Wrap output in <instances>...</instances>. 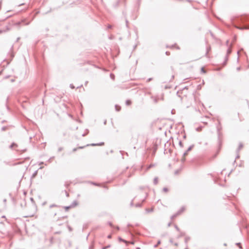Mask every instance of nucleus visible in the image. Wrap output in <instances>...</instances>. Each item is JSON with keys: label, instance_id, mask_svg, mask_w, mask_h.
Instances as JSON below:
<instances>
[{"label": "nucleus", "instance_id": "1", "mask_svg": "<svg viewBox=\"0 0 249 249\" xmlns=\"http://www.w3.org/2000/svg\"><path fill=\"white\" fill-rule=\"evenodd\" d=\"M231 49L230 48H228L227 51V55L225 57V60L223 64L224 65H225L226 64V62L228 59V55H229L231 53Z\"/></svg>", "mask_w": 249, "mask_h": 249}, {"label": "nucleus", "instance_id": "2", "mask_svg": "<svg viewBox=\"0 0 249 249\" xmlns=\"http://www.w3.org/2000/svg\"><path fill=\"white\" fill-rule=\"evenodd\" d=\"M221 128L219 126H217V132H218V138H219V145H221V142L220 140V130H221Z\"/></svg>", "mask_w": 249, "mask_h": 249}, {"label": "nucleus", "instance_id": "3", "mask_svg": "<svg viewBox=\"0 0 249 249\" xmlns=\"http://www.w3.org/2000/svg\"><path fill=\"white\" fill-rule=\"evenodd\" d=\"M236 28L240 29V30H243V29H249V26L246 25L243 27H239V26H236Z\"/></svg>", "mask_w": 249, "mask_h": 249}, {"label": "nucleus", "instance_id": "4", "mask_svg": "<svg viewBox=\"0 0 249 249\" xmlns=\"http://www.w3.org/2000/svg\"><path fill=\"white\" fill-rule=\"evenodd\" d=\"M104 144V142H101L100 143H91L89 145L88 144L87 146H89V145H91V146H96V145H103Z\"/></svg>", "mask_w": 249, "mask_h": 249}, {"label": "nucleus", "instance_id": "5", "mask_svg": "<svg viewBox=\"0 0 249 249\" xmlns=\"http://www.w3.org/2000/svg\"><path fill=\"white\" fill-rule=\"evenodd\" d=\"M185 208L184 207H182L179 210H178L177 212L178 215L180 214L182 212L184 211Z\"/></svg>", "mask_w": 249, "mask_h": 249}, {"label": "nucleus", "instance_id": "6", "mask_svg": "<svg viewBox=\"0 0 249 249\" xmlns=\"http://www.w3.org/2000/svg\"><path fill=\"white\" fill-rule=\"evenodd\" d=\"M18 144L16 143L13 142L9 146L10 148L12 149L13 147H17Z\"/></svg>", "mask_w": 249, "mask_h": 249}, {"label": "nucleus", "instance_id": "7", "mask_svg": "<svg viewBox=\"0 0 249 249\" xmlns=\"http://www.w3.org/2000/svg\"><path fill=\"white\" fill-rule=\"evenodd\" d=\"M155 165L154 164H150L149 165H148L146 168V170H148L149 169H150L152 167H153L155 166Z\"/></svg>", "mask_w": 249, "mask_h": 249}, {"label": "nucleus", "instance_id": "8", "mask_svg": "<svg viewBox=\"0 0 249 249\" xmlns=\"http://www.w3.org/2000/svg\"><path fill=\"white\" fill-rule=\"evenodd\" d=\"M8 128V126H3L1 127V130L2 131H6V130H7Z\"/></svg>", "mask_w": 249, "mask_h": 249}, {"label": "nucleus", "instance_id": "9", "mask_svg": "<svg viewBox=\"0 0 249 249\" xmlns=\"http://www.w3.org/2000/svg\"><path fill=\"white\" fill-rule=\"evenodd\" d=\"M154 184L156 185L158 182V178L157 177H155L154 179Z\"/></svg>", "mask_w": 249, "mask_h": 249}, {"label": "nucleus", "instance_id": "10", "mask_svg": "<svg viewBox=\"0 0 249 249\" xmlns=\"http://www.w3.org/2000/svg\"><path fill=\"white\" fill-rule=\"evenodd\" d=\"M243 146V144L241 143H240L239 145V147L237 149V151L238 152L239 150H240L242 148Z\"/></svg>", "mask_w": 249, "mask_h": 249}, {"label": "nucleus", "instance_id": "11", "mask_svg": "<svg viewBox=\"0 0 249 249\" xmlns=\"http://www.w3.org/2000/svg\"><path fill=\"white\" fill-rule=\"evenodd\" d=\"M178 215V213H175V214L173 215L171 217V218L172 220L174 219L175 217H176Z\"/></svg>", "mask_w": 249, "mask_h": 249}, {"label": "nucleus", "instance_id": "12", "mask_svg": "<svg viewBox=\"0 0 249 249\" xmlns=\"http://www.w3.org/2000/svg\"><path fill=\"white\" fill-rule=\"evenodd\" d=\"M194 145H193V144L190 146L186 151H187L188 152L189 151H190V150H192V149L194 147Z\"/></svg>", "mask_w": 249, "mask_h": 249}, {"label": "nucleus", "instance_id": "13", "mask_svg": "<svg viewBox=\"0 0 249 249\" xmlns=\"http://www.w3.org/2000/svg\"><path fill=\"white\" fill-rule=\"evenodd\" d=\"M53 207H59V206L55 204H52L50 206V208H52Z\"/></svg>", "mask_w": 249, "mask_h": 249}, {"label": "nucleus", "instance_id": "14", "mask_svg": "<svg viewBox=\"0 0 249 249\" xmlns=\"http://www.w3.org/2000/svg\"><path fill=\"white\" fill-rule=\"evenodd\" d=\"M115 109L116 110L118 111L121 109V107L119 106H118L117 105L115 106Z\"/></svg>", "mask_w": 249, "mask_h": 249}, {"label": "nucleus", "instance_id": "15", "mask_svg": "<svg viewBox=\"0 0 249 249\" xmlns=\"http://www.w3.org/2000/svg\"><path fill=\"white\" fill-rule=\"evenodd\" d=\"M142 203H137L136 204L135 206L136 207H140L142 206Z\"/></svg>", "mask_w": 249, "mask_h": 249}, {"label": "nucleus", "instance_id": "16", "mask_svg": "<svg viewBox=\"0 0 249 249\" xmlns=\"http://www.w3.org/2000/svg\"><path fill=\"white\" fill-rule=\"evenodd\" d=\"M152 98L154 99V102L155 103L158 102V99L156 97H152Z\"/></svg>", "mask_w": 249, "mask_h": 249}, {"label": "nucleus", "instance_id": "17", "mask_svg": "<svg viewBox=\"0 0 249 249\" xmlns=\"http://www.w3.org/2000/svg\"><path fill=\"white\" fill-rule=\"evenodd\" d=\"M77 205V201H74L73 202L72 205H71V207L72 206H76Z\"/></svg>", "mask_w": 249, "mask_h": 249}, {"label": "nucleus", "instance_id": "18", "mask_svg": "<svg viewBox=\"0 0 249 249\" xmlns=\"http://www.w3.org/2000/svg\"><path fill=\"white\" fill-rule=\"evenodd\" d=\"M110 247V245H107V246L103 247L102 249H107Z\"/></svg>", "mask_w": 249, "mask_h": 249}, {"label": "nucleus", "instance_id": "19", "mask_svg": "<svg viewBox=\"0 0 249 249\" xmlns=\"http://www.w3.org/2000/svg\"><path fill=\"white\" fill-rule=\"evenodd\" d=\"M163 191L164 192H167L168 191V188L164 187L163 188Z\"/></svg>", "mask_w": 249, "mask_h": 249}, {"label": "nucleus", "instance_id": "20", "mask_svg": "<svg viewBox=\"0 0 249 249\" xmlns=\"http://www.w3.org/2000/svg\"><path fill=\"white\" fill-rule=\"evenodd\" d=\"M237 246H238L239 247V248L240 249H241L242 248V246H241V244L240 243H237L236 244Z\"/></svg>", "mask_w": 249, "mask_h": 249}, {"label": "nucleus", "instance_id": "21", "mask_svg": "<svg viewBox=\"0 0 249 249\" xmlns=\"http://www.w3.org/2000/svg\"><path fill=\"white\" fill-rule=\"evenodd\" d=\"M126 104L127 105H130V104H131V101H130V100H127V101H126Z\"/></svg>", "mask_w": 249, "mask_h": 249}, {"label": "nucleus", "instance_id": "22", "mask_svg": "<svg viewBox=\"0 0 249 249\" xmlns=\"http://www.w3.org/2000/svg\"><path fill=\"white\" fill-rule=\"evenodd\" d=\"M189 240H190V237H186L185 239V243H187Z\"/></svg>", "mask_w": 249, "mask_h": 249}, {"label": "nucleus", "instance_id": "23", "mask_svg": "<svg viewBox=\"0 0 249 249\" xmlns=\"http://www.w3.org/2000/svg\"><path fill=\"white\" fill-rule=\"evenodd\" d=\"M201 129H202V127H198L196 128V130L197 131H199L201 130Z\"/></svg>", "mask_w": 249, "mask_h": 249}, {"label": "nucleus", "instance_id": "24", "mask_svg": "<svg viewBox=\"0 0 249 249\" xmlns=\"http://www.w3.org/2000/svg\"><path fill=\"white\" fill-rule=\"evenodd\" d=\"M175 226V228H176V229L178 231H179V228L177 226V225H175V226Z\"/></svg>", "mask_w": 249, "mask_h": 249}, {"label": "nucleus", "instance_id": "25", "mask_svg": "<svg viewBox=\"0 0 249 249\" xmlns=\"http://www.w3.org/2000/svg\"><path fill=\"white\" fill-rule=\"evenodd\" d=\"M185 235V233L183 232H180L179 235L178 236V237H181L182 236H184Z\"/></svg>", "mask_w": 249, "mask_h": 249}, {"label": "nucleus", "instance_id": "26", "mask_svg": "<svg viewBox=\"0 0 249 249\" xmlns=\"http://www.w3.org/2000/svg\"><path fill=\"white\" fill-rule=\"evenodd\" d=\"M201 71H202V72H203V73H205V72H206V71H205V69H204V68H201Z\"/></svg>", "mask_w": 249, "mask_h": 249}, {"label": "nucleus", "instance_id": "27", "mask_svg": "<svg viewBox=\"0 0 249 249\" xmlns=\"http://www.w3.org/2000/svg\"><path fill=\"white\" fill-rule=\"evenodd\" d=\"M146 211H147L148 213H149V212H152V211H153V209H150V210L146 209Z\"/></svg>", "mask_w": 249, "mask_h": 249}, {"label": "nucleus", "instance_id": "28", "mask_svg": "<svg viewBox=\"0 0 249 249\" xmlns=\"http://www.w3.org/2000/svg\"><path fill=\"white\" fill-rule=\"evenodd\" d=\"M152 80V78H149L147 79L146 82H149L151 81Z\"/></svg>", "mask_w": 249, "mask_h": 249}, {"label": "nucleus", "instance_id": "29", "mask_svg": "<svg viewBox=\"0 0 249 249\" xmlns=\"http://www.w3.org/2000/svg\"><path fill=\"white\" fill-rule=\"evenodd\" d=\"M71 207V206H70L65 207V208L66 210H68L69 209H70Z\"/></svg>", "mask_w": 249, "mask_h": 249}, {"label": "nucleus", "instance_id": "30", "mask_svg": "<svg viewBox=\"0 0 249 249\" xmlns=\"http://www.w3.org/2000/svg\"><path fill=\"white\" fill-rule=\"evenodd\" d=\"M179 145H180L181 147H182V146H183V144H182V142H181V141H180V142H179Z\"/></svg>", "mask_w": 249, "mask_h": 249}, {"label": "nucleus", "instance_id": "31", "mask_svg": "<svg viewBox=\"0 0 249 249\" xmlns=\"http://www.w3.org/2000/svg\"><path fill=\"white\" fill-rule=\"evenodd\" d=\"M110 77H111V78L114 79V75L113 74H112V73L110 74Z\"/></svg>", "mask_w": 249, "mask_h": 249}, {"label": "nucleus", "instance_id": "32", "mask_svg": "<svg viewBox=\"0 0 249 249\" xmlns=\"http://www.w3.org/2000/svg\"><path fill=\"white\" fill-rule=\"evenodd\" d=\"M188 154V152L187 151H186L183 154V156H185L186 155H187Z\"/></svg>", "mask_w": 249, "mask_h": 249}, {"label": "nucleus", "instance_id": "33", "mask_svg": "<svg viewBox=\"0 0 249 249\" xmlns=\"http://www.w3.org/2000/svg\"><path fill=\"white\" fill-rule=\"evenodd\" d=\"M70 87L72 89H74V86L72 84L70 85Z\"/></svg>", "mask_w": 249, "mask_h": 249}, {"label": "nucleus", "instance_id": "34", "mask_svg": "<svg viewBox=\"0 0 249 249\" xmlns=\"http://www.w3.org/2000/svg\"><path fill=\"white\" fill-rule=\"evenodd\" d=\"M107 27L108 29H111L112 28V26L111 25H108Z\"/></svg>", "mask_w": 249, "mask_h": 249}, {"label": "nucleus", "instance_id": "35", "mask_svg": "<svg viewBox=\"0 0 249 249\" xmlns=\"http://www.w3.org/2000/svg\"><path fill=\"white\" fill-rule=\"evenodd\" d=\"M119 240H121V241H123V242H126L124 240L122 239V238H119Z\"/></svg>", "mask_w": 249, "mask_h": 249}, {"label": "nucleus", "instance_id": "36", "mask_svg": "<svg viewBox=\"0 0 249 249\" xmlns=\"http://www.w3.org/2000/svg\"><path fill=\"white\" fill-rule=\"evenodd\" d=\"M63 150V148H62V147H60V148H59V149H58V151H59H59H61V150Z\"/></svg>", "mask_w": 249, "mask_h": 249}, {"label": "nucleus", "instance_id": "37", "mask_svg": "<svg viewBox=\"0 0 249 249\" xmlns=\"http://www.w3.org/2000/svg\"><path fill=\"white\" fill-rule=\"evenodd\" d=\"M130 206H133V200H132L130 203Z\"/></svg>", "mask_w": 249, "mask_h": 249}, {"label": "nucleus", "instance_id": "38", "mask_svg": "<svg viewBox=\"0 0 249 249\" xmlns=\"http://www.w3.org/2000/svg\"><path fill=\"white\" fill-rule=\"evenodd\" d=\"M167 55H170V52H166L165 53Z\"/></svg>", "mask_w": 249, "mask_h": 249}, {"label": "nucleus", "instance_id": "39", "mask_svg": "<svg viewBox=\"0 0 249 249\" xmlns=\"http://www.w3.org/2000/svg\"><path fill=\"white\" fill-rule=\"evenodd\" d=\"M77 148H73V149L72 151H73V152H75V151H76L77 150Z\"/></svg>", "mask_w": 249, "mask_h": 249}, {"label": "nucleus", "instance_id": "40", "mask_svg": "<svg viewBox=\"0 0 249 249\" xmlns=\"http://www.w3.org/2000/svg\"><path fill=\"white\" fill-rule=\"evenodd\" d=\"M107 238H111V234H109L107 236Z\"/></svg>", "mask_w": 249, "mask_h": 249}, {"label": "nucleus", "instance_id": "41", "mask_svg": "<svg viewBox=\"0 0 249 249\" xmlns=\"http://www.w3.org/2000/svg\"><path fill=\"white\" fill-rule=\"evenodd\" d=\"M68 228H69L70 231H71V228L69 226H68Z\"/></svg>", "mask_w": 249, "mask_h": 249}, {"label": "nucleus", "instance_id": "42", "mask_svg": "<svg viewBox=\"0 0 249 249\" xmlns=\"http://www.w3.org/2000/svg\"><path fill=\"white\" fill-rule=\"evenodd\" d=\"M53 216H54L56 215V213L55 212V213H53Z\"/></svg>", "mask_w": 249, "mask_h": 249}, {"label": "nucleus", "instance_id": "43", "mask_svg": "<svg viewBox=\"0 0 249 249\" xmlns=\"http://www.w3.org/2000/svg\"><path fill=\"white\" fill-rule=\"evenodd\" d=\"M126 26L127 27L128 26V21L127 20H126Z\"/></svg>", "mask_w": 249, "mask_h": 249}, {"label": "nucleus", "instance_id": "44", "mask_svg": "<svg viewBox=\"0 0 249 249\" xmlns=\"http://www.w3.org/2000/svg\"><path fill=\"white\" fill-rule=\"evenodd\" d=\"M84 147V146H80V147H79L78 148L79 149H82Z\"/></svg>", "mask_w": 249, "mask_h": 249}, {"label": "nucleus", "instance_id": "45", "mask_svg": "<svg viewBox=\"0 0 249 249\" xmlns=\"http://www.w3.org/2000/svg\"><path fill=\"white\" fill-rule=\"evenodd\" d=\"M171 223H168V227H170V226H171Z\"/></svg>", "mask_w": 249, "mask_h": 249}, {"label": "nucleus", "instance_id": "46", "mask_svg": "<svg viewBox=\"0 0 249 249\" xmlns=\"http://www.w3.org/2000/svg\"><path fill=\"white\" fill-rule=\"evenodd\" d=\"M92 248H93L92 246H90L89 248V249H92Z\"/></svg>", "mask_w": 249, "mask_h": 249}, {"label": "nucleus", "instance_id": "47", "mask_svg": "<svg viewBox=\"0 0 249 249\" xmlns=\"http://www.w3.org/2000/svg\"><path fill=\"white\" fill-rule=\"evenodd\" d=\"M109 225H110V226H111V227L112 226V223H110H110H109Z\"/></svg>", "mask_w": 249, "mask_h": 249}, {"label": "nucleus", "instance_id": "48", "mask_svg": "<svg viewBox=\"0 0 249 249\" xmlns=\"http://www.w3.org/2000/svg\"><path fill=\"white\" fill-rule=\"evenodd\" d=\"M36 172L34 173V174L33 175V176H35L36 175Z\"/></svg>", "mask_w": 249, "mask_h": 249}, {"label": "nucleus", "instance_id": "49", "mask_svg": "<svg viewBox=\"0 0 249 249\" xmlns=\"http://www.w3.org/2000/svg\"><path fill=\"white\" fill-rule=\"evenodd\" d=\"M5 122V120H3V121L1 122V123H4Z\"/></svg>", "mask_w": 249, "mask_h": 249}, {"label": "nucleus", "instance_id": "50", "mask_svg": "<svg viewBox=\"0 0 249 249\" xmlns=\"http://www.w3.org/2000/svg\"><path fill=\"white\" fill-rule=\"evenodd\" d=\"M116 229H117L118 230H119V227H116Z\"/></svg>", "mask_w": 249, "mask_h": 249}, {"label": "nucleus", "instance_id": "51", "mask_svg": "<svg viewBox=\"0 0 249 249\" xmlns=\"http://www.w3.org/2000/svg\"><path fill=\"white\" fill-rule=\"evenodd\" d=\"M239 157V156L238 155L236 157V159L238 158Z\"/></svg>", "mask_w": 249, "mask_h": 249}, {"label": "nucleus", "instance_id": "52", "mask_svg": "<svg viewBox=\"0 0 249 249\" xmlns=\"http://www.w3.org/2000/svg\"><path fill=\"white\" fill-rule=\"evenodd\" d=\"M17 25H19L20 24V22H18L17 23Z\"/></svg>", "mask_w": 249, "mask_h": 249}, {"label": "nucleus", "instance_id": "53", "mask_svg": "<svg viewBox=\"0 0 249 249\" xmlns=\"http://www.w3.org/2000/svg\"><path fill=\"white\" fill-rule=\"evenodd\" d=\"M1 33H2V30H0V34H1Z\"/></svg>", "mask_w": 249, "mask_h": 249}, {"label": "nucleus", "instance_id": "54", "mask_svg": "<svg viewBox=\"0 0 249 249\" xmlns=\"http://www.w3.org/2000/svg\"><path fill=\"white\" fill-rule=\"evenodd\" d=\"M208 53V51H207V53H206V55H207Z\"/></svg>", "mask_w": 249, "mask_h": 249}, {"label": "nucleus", "instance_id": "55", "mask_svg": "<svg viewBox=\"0 0 249 249\" xmlns=\"http://www.w3.org/2000/svg\"><path fill=\"white\" fill-rule=\"evenodd\" d=\"M160 241H159L158 243V244H160Z\"/></svg>", "mask_w": 249, "mask_h": 249}, {"label": "nucleus", "instance_id": "56", "mask_svg": "<svg viewBox=\"0 0 249 249\" xmlns=\"http://www.w3.org/2000/svg\"><path fill=\"white\" fill-rule=\"evenodd\" d=\"M85 136V134H83L82 135V136Z\"/></svg>", "mask_w": 249, "mask_h": 249}, {"label": "nucleus", "instance_id": "57", "mask_svg": "<svg viewBox=\"0 0 249 249\" xmlns=\"http://www.w3.org/2000/svg\"><path fill=\"white\" fill-rule=\"evenodd\" d=\"M144 200H145V199H143L142 200V202H143V201H144Z\"/></svg>", "mask_w": 249, "mask_h": 249}, {"label": "nucleus", "instance_id": "58", "mask_svg": "<svg viewBox=\"0 0 249 249\" xmlns=\"http://www.w3.org/2000/svg\"><path fill=\"white\" fill-rule=\"evenodd\" d=\"M229 43V41H227V44H228Z\"/></svg>", "mask_w": 249, "mask_h": 249}, {"label": "nucleus", "instance_id": "59", "mask_svg": "<svg viewBox=\"0 0 249 249\" xmlns=\"http://www.w3.org/2000/svg\"><path fill=\"white\" fill-rule=\"evenodd\" d=\"M240 70V68H238L237 70Z\"/></svg>", "mask_w": 249, "mask_h": 249}, {"label": "nucleus", "instance_id": "60", "mask_svg": "<svg viewBox=\"0 0 249 249\" xmlns=\"http://www.w3.org/2000/svg\"><path fill=\"white\" fill-rule=\"evenodd\" d=\"M174 75H173V76H172V79H173V78H174Z\"/></svg>", "mask_w": 249, "mask_h": 249}, {"label": "nucleus", "instance_id": "61", "mask_svg": "<svg viewBox=\"0 0 249 249\" xmlns=\"http://www.w3.org/2000/svg\"><path fill=\"white\" fill-rule=\"evenodd\" d=\"M187 1H189V2L191 1V0H187Z\"/></svg>", "mask_w": 249, "mask_h": 249}, {"label": "nucleus", "instance_id": "62", "mask_svg": "<svg viewBox=\"0 0 249 249\" xmlns=\"http://www.w3.org/2000/svg\"><path fill=\"white\" fill-rule=\"evenodd\" d=\"M29 216H25V217H29Z\"/></svg>", "mask_w": 249, "mask_h": 249}, {"label": "nucleus", "instance_id": "63", "mask_svg": "<svg viewBox=\"0 0 249 249\" xmlns=\"http://www.w3.org/2000/svg\"><path fill=\"white\" fill-rule=\"evenodd\" d=\"M185 249H189L188 248H185Z\"/></svg>", "mask_w": 249, "mask_h": 249}]
</instances>
